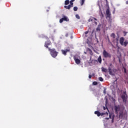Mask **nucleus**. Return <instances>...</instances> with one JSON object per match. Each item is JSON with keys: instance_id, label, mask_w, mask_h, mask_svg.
Listing matches in <instances>:
<instances>
[{"instance_id": "f257e3e1", "label": "nucleus", "mask_w": 128, "mask_h": 128, "mask_svg": "<svg viewBox=\"0 0 128 128\" xmlns=\"http://www.w3.org/2000/svg\"><path fill=\"white\" fill-rule=\"evenodd\" d=\"M48 50L50 52V54L52 56V58H56L58 56V52H56V48H48Z\"/></svg>"}, {"instance_id": "f03ea898", "label": "nucleus", "mask_w": 128, "mask_h": 128, "mask_svg": "<svg viewBox=\"0 0 128 128\" xmlns=\"http://www.w3.org/2000/svg\"><path fill=\"white\" fill-rule=\"evenodd\" d=\"M121 98L123 100V102H126V100H128V94H126V92H124L123 94L122 95Z\"/></svg>"}, {"instance_id": "7ed1b4c3", "label": "nucleus", "mask_w": 128, "mask_h": 128, "mask_svg": "<svg viewBox=\"0 0 128 128\" xmlns=\"http://www.w3.org/2000/svg\"><path fill=\"white\" fill-rule=\"evenodd\" d=\"M102 54L104 57L105 58H112V55L110 54L108 52H106V50H104Z\"/></svg>"}, {"instance_id": "20e7f679", "label": "nucleus", "mask_w": 128, "mask_h": 128, "mask_svg": "<svg viewBox=\"0 0 128 128\" xmlns=\"http://www.w3.org/2000/svg\"><path fill=\"white\" fill-rule=\"evenodd\" d=\"M106 18H111L112 17V14H110V8H108L106 10Z\"/></svg>"}, {"instance_id": "39448f33", "label": "nucleus", "mask_w": 128, "mask_h": 128, "mask_svg": "<svg viewBox=\"0 0 128 128\" xmlns=\"http://www.w3.org/2000/svg\"><path fill=\"white\" fill-rule=\"evenodd\" d=\"M114 110H115V112L116 114H118V112H120V105L118 106H114Z\"/></svg>"}, {"instance_id": "423d86ee", "label": "nucleus", "mask_w": 128, "mask_h": 128, "mask_svg": "<svg viewBox=\"0 0 128 128\" xmlns=\"http://www.w3.org/2000/svg\"><path fill=\"white\" fill-rule=\"evenodd\" d=\"M48 46H52V42L50 40L45 42L44 46L46 48H48Z\"/></svg>"}, {"instance_id": "0eeeda50", "label": "nucleus", "mask_w": 128, "mask_h": 128, "mask_svg": "<svg viewBox=\"0 0 128 128\" xmlns=\"http://www.w3.org/2000/svg\"><path fill=\"white\" fill-rule=\"evenodd\" d=\"M74 60L76 64H80V59L76 58V56L74 57Z\"/></svg>"}, {"instance_id": "6e6552de", "label": "nucleus", "mask_w": 128, "mask_h": 128, "mask_svg": "<svg viewBox=\"0 0 128 128\" xmlns=\"http://www.w3.org/2000/svg\"><path fill=\"white\" fill-rule=\"evenodd\" d=\"M124 110H120V112H119V118H124Z\"/></svg>"}, {"instance_id": "1a4fd4ad", "label": "nucleus", "mask_w": 128, "mask_h": 128, "mask_svg": "<svg viewBox=\"0 0 128 128\" xmlns=\"http://www.w3.org/2000/svg\"><path fill=\"white\" fill-rule=\"evenodd\" d=\"M124 38L123 37H122L120 39V43L121 44V46H124Z\"/></svg>"}, {"instance_id": "9d476101", "label": "nucleus", "mask_w": 128, "mask_h": 128, "mask_svg": "<svg viewBox=\"0 0 128 128\" xmlns=\"http://www.w3.org/2000/svg\"><path fill=\"white\" fill-rule=\"evenodd\" d=\"M95 62H98L100 64H102V56H99L98 58V60H95Z\"/></svg>"}, {"instance_id": "9b49d317", "label": "nucleus", "mask_w": 128, "mask_h": 128, "mask_svg": "<svg viewBox=\"0 0 128 128\" xmlns=\"http://www.w3.org/2000/svg\"><path fill=\"white\" fill-rule=\"evenodd\" d=\"M101 70L103 72H108V70L106 68H104V67H102L101 68Z\"/></svg>"}, {"instance_id": "f8f14e48", "label": "nucleus", "mask_w": 128, "mask_h": 128, "mask_svg": "<svg viewBox=\"0 0 128 128\" xmlns=\"http://www.w3.org/2000/svg\"><path fill=\"white\" fill-rule=\"evenodd\" d=\"M108 70L109 72V74H110V76H114V74H112V68H110V67H108Z\"/></svg>"}, {"instance_id": "ddd939ff", "label": "nucleus", "mask_w": 128, "mask_h": 128, "mask_svg": "<svg viewBox=\"0 0 128 128\" xmlns=\"http://www.w3.org/2000/svg\"><path fill=\"white\" fill-rule=\"evenodd\" d=\"M101 24H100L98 25V27L96 28V32H100V26H101Z\"/></svg>"}, {"instance_id": "4468645a", "label": "nucleus", "mask_w": 128, "mask_h": 128, "mask_svg": "<svg viewBox=\"0 0 128 128\" xmlns=\"http://www.w3.org/2000/svg\"><path fill=\"white\" fill-rule=\"evenodd\" d=\"M108 22L110 24H112V17L108 18Z\"/></svg>"}, {"instance_id": "2eb2a0df", "label": "nucleus", "mask_w": 128, "mask_h": 128, "mask_svg": "<svg viewBox=\"0 0 128 128\" xmlns=\"http://www.w3.org/2000/svg\"><path fill=\"white\" fill-rule=\"evenodd\" d=\"M91 41H92V38H88L87 39L86 42V44H90Z\"/></svg>"}, {"instance_id": "dca6fc26", "label": "nucleus", "mask_w": 128, "mask_h": 128, "mask_svg": "<svg viewBox=\"0 0 128 128\" xmlns=\"http://www.w3.org/2000/svg\"><path fill=\"white\" fill-rule=\"evenodd\" d=\"M64 8H66V10H70V8H72L70 5L68 6H64Z\"/></svg>"}, {"instance_id": "f3484780", "label": "nucleus", "mask_w": 128, "mask_h": 128, "mask_svg": "<svg viewBox=\"0 0 128 128\" xmlns=\"http://www.w3.org/2000/svg\"><path fill=\"white\" fill-rule=\"evenodd\" d=\"M63 20H65V22H68L70 20V19L68 18V17L64 16V18H62Z\"/></svg>"}, {"instance_id": "a211bd4d", "label": "nucleus", "mask_w": 128, "mask_h": 128, "mask_svg": "<svg viewBox=\"0 0 128 128\" xmlns=\"http://www.w3.org/2000/svg\"><path fill=\"white\" fill-rule=\"evenodd\" d=\"M104 114H107V116H108V112H100V116H104Z\"/></svg>"}, {"instance_id": "6ab92c4d", "label": "nucleus", "mask_w": 128, "mask_h": 128, "mask_svg": "<svg viewBox=\"0 0 128 128\" xmlns=\"http://www.w3.org/2000/svg\"><path fill=\"white\" fill-rule=\"evenodd\" d=\"M100 112L99 111H95L94 112V114H96L98 116H100Z\"/></svg>"}, {"instance_id": "aec40b11", "label": "nucleus", "mask_w": 128, "mask_h": 128, "mask_svg": "<svg viewBox=\"0 0 128 128\" xmlns=\"http://www.w3.org/2000/svg\"><path fill=\"white\" fill-rule=\"evenodd\" d=\"M70 4V0H66L64 2L65 6H68Z\"/></svg>"}, {"instance_id": "412c9836", "label": "nucleus", "mask_w": 128, "mask_h": 128, "mask_svg": "<svg viewBox=\"0 0 128 128\" xmlns=\"http://www.w3.org/2000/svg\"><path fill=\"white\" fill-rule=\"evenodd\" d=\"M128 44V41H125L124 42H123V46H126Z\"/></svg>"}, {"instance_id": "4be33fe9", "label": "nucleus", "mask_w": 128, "mask_h": 128, "mask_svg": "<svg viewBox=\"0 0 128 128\" xmlns=\"http://www.w3.org/2000/svg\"><path fill=\"white\" fill-rule=\"evenodd\" d=\"M86 0H80V6H82L84 4Z\"/></svg>"}, {"instance_id": "5701e85b", "label": "nucleus", "mask_w": 128, "mask_h": 128, "mask_svg": "<svg viewBox=\"0 0 128 128\" xmlns=\"http://www.w3.org/2000/svg\"><path fill=\"white\" fill-rule=\"evenodd\" d=\"M62 54H64V56H66V52L65 50H62Z\"/></svg>"}, {"instance_id": "b1692460", "label": "nucleus", "mask_w": 128, "mask_h": 128, "mask_svg": "<svg viewBox=\"0 0 128 128\" xmlns=\"http://www.w3.org/2000/svg\"><path fill=\"white\" fill-rule=\"evenodd\" d=\"M76 18H77L78 20H80V15H78V14H76Z\"/></svg>"}, {"instance_id": "393cba45", "label": "nucleus", "mask_w": 128, "mask_h": 128, "mask_svg": "<svg viewBox=\"0 0 128 128\" xmlns=\"http://www.w3.org/2000/svg\"><path fill=\"white\" fill-rule=\"evenodd\" d=\"M78 10V8L77 6H74V12H76Z\"/></svg>"}, {"instance_id": "a878e982", "label": "nucleus", "mask_w": 128, "mask_h": 128, "mask_svg": "<svg viewBox=\"0 0 128 128\" xmlns=\"http://www.w3.org/2000/svg\"><path fill=\"white\" fill-rule=\"evenodd\" d=\"M98 6L99 7L100 10H102V9L100 8V0L98 1Z\"/></svg>"}, {"instance_id": "bb28decb", "label": "nucleus", "mask_w": 128, "mask_h": 128, "mask_svg": "<svg viewBox=\"0 0 128 128\" xmlns=\"http://www.w3.org/2000/svg\"><path fill=\"white\" fill-rule=\"evenodd\" d=\"M111 36L112 38H116V35L112 33V34H111Z\"/></svg>"}, {"instance_id": "cd10ccee", "label": "nucleus", "mask_w": 128, "mask_h": 128, "mask_svg": "<svg viewBox=\"0 0 128 128\" xmlns=\"http://www.w3.org/2000/svg\"><path fill=\"white\" fill-rule=\"evenodd\" d=\"M69 5L72 8V6H74V2H72V1H70V4Z\"/></svg>"}, {"instance_id": "c85d7f7f", "label": "nucleus", "mask_w": 128, "mask_h": 128, "mask_svg": "<svg viewBox=\"0 0 128 128\" xmlns=\"http://www.w3.org/2000/svg\"><path fill=\"white\" fill-rule=\"evenodd\" d=\"M98 80H100V82H104V78H102V77H100L98 78Z\"/></svg>"}, {"instance_id": "c756f323", "label": "nucleus", "mask_w": 128, "mask_h": 128, "mask_svg": "<svg viewBox=\"0 0 128 128\" xmlns=\"http://www.w3.org/2000/svg\"><path fill=\"white\" fill-rule=\"evenodd\" d=\"M92 84H94V86H96V84H98V82H92Z\"/></svg>"}, {"instance_id": "7c9ffc66", "label": "nucleus", "mask_w": 128, "mask_h": 128, "mask_svg": "<svg viewBox=\"0 0 128 128\" xmlns=\"http://www.w3.org/2000/svg\"><path fill=\"white\" fill-rule=\"evenodd\" d=\"M65 50L68 52H70V48H68L67 49H66Z\"/></svg>"}, {"instance_id": "2f4dec72", "label": "nucleus", "mask_w": 128, "mask_h": 128, "mask_svg": "<svg viewBox=\"0 0 128 128\" xmlns=\"http://www.w3.org/2000/svg\"><path fill=\"white\" fill-rule=\"evenodd\" d=\"M62 22H64V19H63V18L60 19V24H62Z\"/></svg>"}, {"instance_id": "473e14b6", "label": "nucleus", "mask_w": 128, "mask_h": 128, "mask_svg": "<svg viewBox=\"0 0 128 128\" xmlns=\"http://www.w3.org/2000/svg\"><path fill=\"white\" fill-rule=\"evenodd\" d=\"M124 74H126V69L125 68H124Z\"/></svg>"}, {"instance_id": "72a5a7b5", "label": "nucleus", "mask_w": 128, "mask_h": 128, "mask_svg": "<svg viewBox=\"0 0 128 128\" xmlns=\"http://www.w3.org/2000/svg\"><path fill=\"white\" fill-rule=\"evenodd\" d=\"M88 50L89 52H92V50H91L90 48H88Z\"/></svg>"}, {"instance_id": "f704fd0d", "label": "nucleus", "mask_w": 128, "mask_h": 128, "mask_svg": "<svg viewBox=\"0 0 128 128\" xmlns=\"http://www.w3.org/2000/svg\"><path fill=\"white\" fill-rule=\"evenodd\" d=\"M88 22H92V19L90 18V19L88 20Z\"/></svg>"}, {"instance_id": "c9c22d12", "label": "nucleus", "mask_w": 128, "mask_h": 128, "mask_svg": "<svg viewBox=\"0 0 128 128\" xmlns=\"http://www.w3.org/2000/svg\"><path fill=\"white\" fill-rule=\"evenodd\" d=\"M109 118H112V114H110Z\"/></svg>"}, {"instance_id": "e433bc0d", "label": "nucleus", "mask_w": 128, "mask_h": 128, "mask_svg": "<svg viewBox=\"0 0 128 128\" xmlns=\"http://www.w3.org/2000/svg\"><path fill=\"white\" fill-rule=\"evenodd\" d=\"M85 36H88V32H85Z\"/></svg>"}, {"instance_id": "4c0bfd02", "label": "nucleus", "mask_w": 128, "mask_h": 128, "mask_svg": "<svg viewBox=\"0 0 128 128\" xmlns=\"http://www.w3.org/2000/svg\"><path fill=\"white\" fill-rule=\"evenodd\" d=\"M101 16H102V18H104V14L102 12H101Z\"/></svg>"}, {"instance_id": "58836bf2", "label": "nucleus", "mask_w": 128, "mask_h": 128, "mask_svg": "<svg viewBox=\"0 0 128 128\" xmlns=\"http://www.w3.org/2000/svg\"><path fill=\"white\" fill-rule=\"evenodd\" d=\"M88 78H92V75H89Z\"/></svg>"}, {"instance_id": "ea45409f", "label": "nucleus", "mask_w": 128, "mask_h": 128, "mask_svg": "<svg viewBox=\"0 0 128 128\" xmlns=\"http://www.w3.org/2000/svg\"><path fill=\"white\" fill-rule=\"evenodd\" d=\"M94 20H98V19H96V18H93Z\"/></svg>"}, {"instance_id": "a19ab883", "label": "nucleus", "mask_w": 128, "mask_h": 128, "mask_svg": "<svg viewBox=\"0 0 128 128\" xmlns=\"http://www.w3.org/2000/svg\"><path fill=\"white\" fill-rule=\"evenodd\" d=\"M94 24H96V26L98 24V22H95Z\"/></svg>"}, {"instance_id": "79ce46f5", "label": "nucleus", "mask_w": 128, "mask_h": 128, "mask_svg": "<svg viewBox=\"0 0 128 128\" xmlns=\"http://www.w3.org/2000/svg\"><path fill=\"white\" fill-rule=\"evenodd\" d=\"M113 14H114V12H116V10H114L113 11Z\"/></svg>"}, {"instance_id": "37998d69", "label": "nucleus", "mask_w": 128, "mask_h": 128, "mask_svg": "<svg viewBox=\"0 0 128 128\" xmlns=\"http://www.w3.org/2000/svg\"><path fill=\"white\" fill-rule=\"evenodd\" d=\"M105 119L108 120H110V118H106Z\"/></svg>"}, {"instance_id": "c03bdc74", "label": "nucleus", "mask_w": 128, "mask_h": 128, "mask_svg": "<svg viewBox=\"0 0 128 128\" xmlns=\"http://www.w3.org/2000/svg\"><path fill=\"white\" fill-rule=\"evenodd\" d=\"M112 122H114V117L112 118Z\"/></svg>"}, {"instance_id": "a18cd8bd", "label": "nucleus", "mask_w": 128, "mask_h": 128, "mask_svg": "<svg viewBox=\"0 0 128 128\" xmlns=\"http://www.w3.org/2000/svg\"><path fill=\"white\" fill-rule=\"evenodd\" d=\"M126 4H128V0L126 2Z\"/></svg>"}, {"instance_id": "49530a36", "label": "nucleus", "mask_w": 128, "mask_h": 128, "mask_svg": "<svg viewBox=\"0 0 128 128\" xmlns=\"http://www.w3.org/2000/svg\"><path fill=\"white\" fill-rule=\"evenodd\" d=\"M110 66H112V64H110Z\"/></svg>"}, {"instance_id": "de8ad7c7", "label": "nucleus", "mask_w": 128, "mask_h": 128, "mask_svg": "<svg viewBox=\"0 0 128 128\" xmlns=\"http://www.w3.org/2000/svg\"><path fill=\"white\" fill-rule=\"evenodd\" d=\"M71 2H74V0H72Z\"/></svg>"}, {"instance_id": "09e8293b", "label": "nucleus", "mask_w": 128, "mask_h": 128, "mask_svg": "<svg viewBox=\"0 0 128 128\" xmlns=\"http://www.w3.org/2000/svg\"><path fill=\"white\" fill-rule=\"evenodd\" d=\"M104 110H106V107H104Z\"/></svg>"}, {"instance_id": "8fccbe9b", "label": "nucleus", "mask_w": 128, "mask_h": 128, "mask_svg": "<svg viewBox=\"0 0 128 128\" xmlns=\"http://www.w3.org/2000/svg\"><path fill=\"white\" fill-rule=\"evenodd\" d=\"M106 2L108 3V0H106Z\"/></svg>"}, {"instance_id": "3c124183", "label": "nucleus", "mask_w": 128, "mask_h": 128, "mask_svg": "<svg viewBox=\"0 0 128 128\" xmlns=\"http://www.w3.org/2000/svg\"><path fill=\"white\" fill-rule=\"evenodd\" d=\"M85 32H88V31H86Z\"/></svg>"}, {"instance_id": "603ef678", "label": "nucleus", "mask_w": 128, "mask_h": 128, "mask_svg": "<svg viewBox=\"0 0 128 128\" xmlns=\"http://www.w3.org/2000/svg\"><path fill=\"white\" fill-rule=\"evenodd\" d=\"M104 94H106V90H104Z\"/></svg>"}, {"instance_id": "864d4df0", "label": "nucleus", "mask_w": 128, "mask_h": 128, "mask_svg": "<svg viewBox=\"0 0 128 128\" xmlns=\"http://www.w3.org/2000/svg\"><path fill=\"white\" fill-rule=\"evenodd\" d=\"M96 40H97V42H98V39H96Z\"/></svg>"}, {"instance_id": "5fc2aeb1", "label": "nucleus", "mask_w": 128, "mask_h": 128, "mask_svg": "<svg viewBox=\"0 0 128 128\" xmlns=\"http://www.w3.org/2000/svg\"><path fill=\"white\" fill-rule=\"evenodd\" d=\"M47 12H48V10H47Z\"/></svg>"}]
</instances>
